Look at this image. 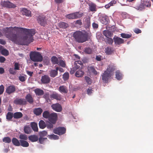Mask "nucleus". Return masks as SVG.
<instances>
[{
    "label": "nucleus",
    "mask_w": 153,
    "mask_h": 153,
    "mask_svg": "<svg viewBox=\"0 0 153 153\" xmlns=\"http://www.w3.org/2000/svg\"><path fill=\"white\" fill-rule=\"evenodd\" d=\"M3 32L12 41L21 45H27L33 40L35 34L34 29H29L14 27L3 28Z\"/></svg>",
    "instance_id": "nucleus-1"
},
{
    "label": "nucleus",
    "mask_w": 153,
    "mask_h": 153,
    "mask_svg": "<svg viewBox=\"0 0 153 153\" xmlns=\"http://www.w3.org/2000/svg\"><path fill=\"white\" fill-rule=\"evenodd\" d=\"M114 70V67L110 66L107 68L102 75V79L103 82L107 83L110 79L111 76L113 74V71Z\"/></svg>",
    "instance_id": "nucleus-2"
},
{
    "label": "nucleus",
    "mask_w": 153,
    "mask_h": 153,
    "mask_svg": "<svg viewBox=\"0 0 153 153\" xmlns=\"http://www.w3.org/2000/svg\"><path fill=\"white\" fill-rule=\"evenodd\" d=\"M73 35L76 41L78 42L83 43L87 40L88 36L86 33L80 31L76 32L74 33Z\"/></svg>",
    "instance_id": "nucleus-3"
},
{
    "label": "nucleus",
    "mask_w": 153,
    "mask_h": 153,
    "mask_svg": "<svg viewBox=\"0 0 153 153\" xmlns=\"http://www.w3.org/2000/svg\"><path fill=\"white\" fill-rule=\"evenodd\" d=\"M30 59L34 62H41L42 57L41 54L38 52H31L30 54Z\"/></svg>",
    "instance_id": "nucleus-4"
},
{
    "label": "nucleus",
    "mask_w": 153,
    "mask_h": 153,
    "mask_svg": "<svg viewBox=\"0 0 153 153\" xmlns=\"http://www.w3.org/2000/svg\"><path fill=\"white\" fill-rule=\"evenodd\" d=\"M44 97L48 102H50L53 99L59 100L61 99L60 95L56 93H53L50 95L48 94H45L44 95Z\"/></svg>",
    "instance_id": "nucleus-5"
},
{
    "label": "nucleus",
    "mask_w": 153,
    "mask_h": 153,
    "mask_svg": "<svg viewBox=\"0 0 153 153\" xmlns=\"http://www.w3.org/2000/svg\"><path fill=\"white\" fill-rule=\"evenodd\" d=\"M37 20L38 23L43 26L49 24L50 22H51L50 19L43 15L39 16L38 17Z\"/></svg>",
    "instance_id": "nucleus-6"
},
{
    "label": "nucleus",
    "mask_w": 153,
    "mask_h": 153,
    "mask_svg": "<svg viewBox=\"0 0 153 153\" xmlns=\"http://www.w3.org/2000/svg\"><path fill=\"white\" fill-rule=\"evenodd\" d=\"M66 129L64 127H59L54 128L53 132L59 135L64 134L66 132Z\"/></svg>",
    "instance_id": "nucleus-7"
},
{
    "label": "nucleus",
    "mask_w": 153,
    "mask_h": 153,
    "mask_svg": "<svg viewBox=\"0 0 153 153\" xmlns=\"http://www.w3.org/2000/svg\"><path fill=\"white\" fill-rule=\"evenodd\" d=\"M99 16V20L102 24L106 25L108 23L109 20L108 16L104 14H101Z\"/></svg>",
    "instance_id": "nucleus-8"
},
{
    "label": "nucleus",
    "mask_w": 153,
    "mask_h": 153,
    "mask_svg": "<svg viewBox=\"0 0 153 153\" xmlns=\"http://www.w3.org/2000/svg\"><path fill=\"white\" fill-rule=\"evenodd\" d=\"M1 4L3 6L9 8H14L16 7L15 4L9 1H2L1 2Z\"/></svg>",
    "instance_id": "nucleus-9"
},
{
    "label": "nucleus",
    "mask_w": 153,
    "mask_h": 153,
    "mask_svg": "<svg viewBox=\"0 0 153 153\" xmlns=\"http://www.w3.org/2000/svg\"><path fill=\"white\" fill-rule=\"evenodd\" d=\"M57 118V114L55 113L51 114L50 115L48 118L49 121L52 124L55 123Z\"/></svg>",
    "instance_id": "nucleus-10"
},
{
    "label": "nucleus",
    "mask_w": 153,
    "mask_h": 153,
    "mask_svg": "<svg viewBox=\"0 0 153 153\" xmlns=\"http://www.w3.org/2000/svg\"><path fill=\"white\" fill-rule=\"evenodd\" d=\"M51 79L49 76L46 75L42 76L41 79L42 83L43 84H47L50 81Z\"/></svg>",
    "instance_id": "nucleus-11"
},
{
    "label": "nucleus",
    "mask_w": 153,
    "mask_h": 153,
    "mask_svg": "<svg viewBox=\"0 0 153 153\" xmlns=\"http://www.w3.org/2000/svg\"><path fill=\"white\" fill-rule=\"evenodd\" d=\"M53 109L58 112H60L62 110V108L60 104L58 103H56L53 104L51 105Z\"/></svg>",
    "instance_id": "nucleus-12"
},
{
    "label": "nucleus",
    "mask_w": 153,
    "mask_h": 153,
    "mask_svg": "<svg viewBox=\"0 0 153 153\" xmlns=\"http://www.w3.org/2000/svg\"><path fill=\"white\" fill-rule=\"evenodd\" d=\"M20 10L21 13L23 15H25L26 16H30L31 12L30 11L27 10V9L22 8H20Z\"/></svg>",
    "instance_id": "nucleus-13"
},
{
    "label": "nucleus",
    "mask_w": 153,
    "mask_h": 153,
    "mask_svg": "<svg viewBox=\"0 0 153 153\" xmlns=\"http://www.w3.org/2000/svg\"><path fill=\"white\" fill-rule=\"evenodd\" d=\"M145 2L144 0H141L140 4L138 6L134 7L136 9L139 11H142L145 8Z\"/></svg>",
    "instance_id": "nucleus-14"
},
{
    "label": "nucleus",
    "mask_w": 153,
    "mask_h": 153,
    "mask_svg": "<svg viewBox=\"0 0 153 153\" xmlns=\"http://www.w3.org/2000/svg\"><path fill=\"white\" fill-rule=\"evenodd\" d=\"M15 91V88L13 85H10L8 86L6 89V92L9 94L14 92Z\"/></svg>",
    "instance_id": "nucleus-15"
},
{
    "label": "nucleus",
    "mask_w": 153,
    "mask_h": 153,
    "mask_svg": "<svg viewBox=\"0 0 153 153\" xmlns=\"http://www.w3.org/2000/svg\"><path fill=\"white\" fill-rule=\"evenodd\" d=\"M59 67H57L56 70H51L50 72V75L51 77H54L56 76L58 74V70Z\"/></svg>",
    "instance_id": "nucleus-16"
},
{
    "label": "nucleus",
    "mask_w": 153,
    "mask_h": 153,
    "mask_svg": "<svg viewBox=\"0 0 153 153\" xmlns=\"http://www.w3.org/2000/svg\"><path fill=\"white\" fill-rule=\"evenodd\" d=\"M58 90L60 92L62 93L66 94L68 92L67 88L64 85L60 86L59 87Z\"/></svg>",
    "instance_id": "nucleus-17"
},
{
    "label": "nucleus",
    "mask_w": 153,
    "mask_h": 153,
    "mask_svg": "<svg viewBox=\"0 0 153 153\" xmlns=\"http://www.w3.org/2000/svg\"><path fill=\"white\" fill-rule=\"evenodd\" d=\"M15 103L17 104L25 105L26 103V101L25 99H20L16 100Z\"/></svg>",
    "instance_id": "nucleus-18"
},
{
    "label": "nucleus",
    "mask_w": 153,
    "mask_h": 153,
    "mask_svg": "<svg viewBox=\"0 0 153 153\" xmlns=\"http://www.w3.org/2000/svg\"><path fill=\"white\" fill-rule=\"evenodd\" d=\"M114 39L116 44L119 45L123 43L124 42V40L119 37H114Z\"/></svg>",
    "instance_id": "nucleus-19"
},
{
    "label": "nucleus",
    "mask_w": 153,
    "mask_h": 153,
    "mask_svg": "<svg viewBox=\"0 0 153 153\" xmlns=\"http://www.w3.org/2000/svg\"><path fill=\"white\" fill-rule=\"evenodd\" d=\"M29 139L31 142H34L37 141L38 138L37 136L35 135H31L28 137Z\"/></svg>",
    "instance_id": "nucleus-20"
},
{
    "label": "nucleus",
    "mask_w": 153,
    "mask_h": 153,
    "mask_svg": "<svg viewBox=\"0 0 153 153\" xmlns=\"http://www.w3.org/2000/svg\"><path fill=\"white\" fill-rule=\"evenodd\" d=\"M20 145L23 147H28L29 146V143L25 140H20Z\"/></svg>",
    "instance_id": "nucleus-21"
},
{
    "label": "nucleus",
    "mask_w": 153,
    "mask_h": 153,
    "mask_svg": "<svg viewBox=\"0 0 153 153\" xmlns=\"http://www.w3.org/2000/svg\"><path fill=\"white\" fill-rule=\"evenodd\" d=\"M12 141L13 144L16 146H20V142L16 138H13L12 140Z\"/></svg>",
    "instance_id": "nucleus-22"
},
{
    "label": "nucleus",
    "mask_w": 153,
    "mask_h": 153,
    "mask_svg": "<svg viewBox=\"0 0 153 153\" xmlns=\"http://www.w3.org/2000/svg\"><path fill=\"white\" fill-rule=\"evenodd\" d=\"M23 114L20 112H16L13 115V117L15 119H19L22 117Z\"/></svg>",
    "instance_id": "nucleus-23"
},
{
    "label": "nucleus",
    "mask_w": 153,
    "mask_h": 153,
    "mask_svg": "<svg viewBox=\"0 0 153 153\" xmlns=\"http://www.w3.org/2000/svg\"><path fill=\"white\" fill-rule=\"evenodd\" d=\"M33 130L35 131H38L37 124L35 122H32L30 124Z\"/></svg>",
    "instance_id": "nucleus-24"
},
{
    "label": "nucleus",
    "mask_w": 153,
    "mask_h": 153,
    "mask_svg": "<svg viewBox=\"0 0 153 153\" xmlns=\"http://www.w3.org/2000/svg\"><path fill=\"white\" fill-rule=\"evenodd\" d=\"M84 72L81 70H79L76 71L75 74V75L77 77H81L83 76Z\"/></svg>",
    "instance_id": "nucleus-25"
},
{
    "label": "nucleus",
    "mask_w": 153,
    "mask_h": 153,
    "mask_svg": "<svg viewBox=\"0 0 153 153\" xmlns=\"http://www.w3.org/2000/svg\"><path fill=\"white\" fill-rule=\"evenodd\" d=\"M104 35L107 38L111 37L112 35L111 32L108 30H105L103 32Z\"/></svg>",
    "instance_id": "nucleus-26"
},
{
    "label": "nucleus",
    "mask_w": 153,
    "mask_h": 153,
    "mask_svg": "<svg viewBox=\"0 0 153 153\" xmlns=\"http://www.w3.org/2000/svg\"><path fill=\"white\" fill-rule=\"evenodd\" d=\"M116 78L118 80H121L123 77L122 74L119 71H116Z\"/></svg>",
    "instance_id": "nucleus-27"
},
{
    "label": "nucleus",
    "mask_w": 153,
    "mask_h": 153,
    "mask_svg": "<svg viewBox=\"0 0 153 153\" xmlns=\"http://www.w3.org/2000/svg\"><path fill=\"white\" fill-rule=\"evenodd\" d=\"M89 8L91 11H96V5L93 3H90L89 4Z\"/></svg>",
    "instance_id": "nucleus-28"
},
{
    "label": "nucleus",
    "mask_w": 153,
    "mask_h": 153,
    "mask_svg": "<svg viewBox=\"0 0 153 153\" xmlns=\"http://www.w3.org/2000/svg\"><path fill=\"white\" fill-rule=\"evenodd\" d=\"M47 137L49 139L51 140H57L59 139V136L53 134L51 135H48Z\"/></svg>",
    "instance_id": "nucleus-29"
},
{
    "label": "nucleus",
    "mask_w": 153,
    "mask_h": 153,
    "mask_svg": "<svg viewBox=\"0 0 153 153\" xmlns=\"http://www.w3.org/2000/svg\"><path fill=\"white\" fill-rule=\"evenodd\" d=\"M34 114L36 115H39L42 112V110L40 108H37L34 110Z\"/></svg>",
    "instance_id": "nucleus-30"
},
{
    "label": "nucleus",
    "mask_w": 153,
    "mask_h": 153,
    "mask_svg": "<svg viewBox=\"0 0 153 153\" xmlns=\"http://www.w3.org/2000/svg\"><path fill=\"white\" fill-rule=\"evenodd\" d=\"M58 26L62 28H65L68 26V25L64 22H61L58 24Z\"/></svg>",
    "instance_id": "nucleus-31"
},
{
    "label": "nucleus",
    "mask_w": 153,
    "mask_h": 153,
    "mask_svg": "<svg viewBox=\"0 0 153 153\" xmlns=\"http://www.w3.org/2000/svg\"><path fill=\"white\" fill-rule=\"evenodd\" d=\"M34 91L36 94L38 95H42L44 93L43 91L42 90L38 88L35 89Z\"/></svg>",
    "instance_id": "nucleus-32"
},
{
    "label": "nucleus",
    "mask_w": 153,
    "mask_h": 153,
    "mask_svg": "<svg viewBox=\"0 0 153 153\" xmlns=\"http://www.w3.org/2000/svg\"><path fill=\"white\" fill-rule=\"evenodd\" d=\"M25 98L27 101L30 103H31L33 102V98L30 94H27Z\"/></svg>",
    "instance_id": "nucleus-33"
},
{
    "label": "nucleus",
    "mask_w": 153,
    "mask_h": 153,
    "mask_svg": "<svg viewBox=\"0 0 153 153\" xmlns=\"http://www.w3.org/2000/svg\"><path fill=\"white\" fill-rule=\"evenodd\" d=\"M104 51L107 54H110L112 53L113 50L111 48L107 47L105 48Z\"/></svg>",
    "instance_id": "nucleus-34"
},
{
    "label": "nucleus",
    "mask_w": 153,
    "mask_h": 153,
    "mask_svg": "<svg viewBox=\"0 0 153 153\" xmlns=\"http://www.w3.org/2000/svg\"><path fill=\"white\" fill-rule=\"evenodd\" d=\"M39 126L40 128L44 129L46 125L45 123L43 120H41L39 122Z\"/></svg>",
    "instance_id": "nucleus-35"
},
{
    "label": "nucleus",
    "mask_w": 153,
    "mask_h": 153,
    "mask_svg": "<svg viewBox=\"0 0 153 153\" xmlns=\"http://www.w3.org/2000/svg\"><path fill=\"white\" fill-rule=\"evenodd\" d=\"M59 60V58H58L55 56H53L51 58V60L54 64H57L58 63V61Z\"/></svg>",
    "instance_id": "nucleus-36"
},
{
    "label": "nucleus",
    "mask_w": 153,
    "mask_h": 153,
    "mask_svg": "<svg viewBox=\"0 0 153 153\" xmlns=\"http://www.w3.org/2000/svg\"><path fill=\"white\" fill-rule=\"evenodd\" d=\"M24 131L25 133L29 134L30 133L31 129L29 126H26L24 127Z\"/></svg>",
    "instance_id": "nucleus-37"
},
{
    "label": "nucleus",
    "mask_w": 153,
    "mask_h": 153,
    "mask_svg": "<svg viewBox=\"0 0 153 153\" xmlns=\"http://www.w3.org/2000/svg\"><path fill=\"white\" fill-rule=\"evenodd\" d=\"M75 19L79 18L81 17L83 15V13L81 12H78L74 13Z\"/></svg>",
    "instance_id": "nucleus-38"
},
{
    "label": "nucleus",
    "mask_w": 153,
    "mask_h": 153,
    "mask_svg": "<svg viewBox=\"0 0 153 153\" xmlns=\"http://www.w3.org/2000/svg\"><path fill=\"white\" fill-rule=\"evenodd\" d=\"M121 36L123 38L128 39L130 38L131 36V34L122 33L121 34Z\"/></svg>",
    "instance_id": "nucleus-39"
},
{
    "label": "nucleus",
    "mask_w": 153,
    "mask_h": 153,
    "mask_svg": "<svg viewBox=\"0 0 153 153\" xmlns=\"http://www.w3.org/2000/svg\"><path fill=\"white\" fill-rule=\"evenodd\" d=\"M84 51L86 53L88 54H91L92 52V49L89 47L85 48Z\"/></svg>",
    "instance_id": "nucleus-40"
},
{
    "label": "nucleus",
    "mask_w": 153,
    "mask_h": 153,
    "mask_svg": "<svg viewBox=\"0 0 153 153\" xmlns=\"http://www.w3.org/2000/svg\"><path fill=\"white\" fill-rule=\"evenodd\" d=\"M50 115L51 114H50L48 111H45L43 113V117L46 118L48 119Z\"/></svg>",
    "instance_id": "nucleus-41"
},
{
    "label": "nucleus",
    "mask_w": 153,
    "mask_h": 153,
    "mask_svg": "<svg viewBox=\"0 0 153 153\" xmlns=\"http://www.w3.org/2000/svg\"><path fill=\"white\" fill-rule=\"evenodd\" d=\"M19 138L21 140H27V136L25 134H21L19 136Z\"/></svg>",
    "instance_id": "nucleus-42"
},
{
    "label": "nucleus",
    "mask_w": 153,
    "mask_h": 153,
    "mask_svg": "<svg viewBox=\"0 0 153 153\" xmlns=\"http://www.w3.org/2000/svg\"><path fill=\"white\" fill-rule=\"evenodd\" d=\"M3 141L5 143H9L11 141V139L8 137H6L3 138Z\"/></svg>",
    "instance_id": "nucleus-43"
},
{
    "label": "nucleus",
    "mask_w": 153,
    "mask_h": 153,
    "mask_svg": "<svg viewBox=\"0 0 153 153\" xmlns=\"http://www.w3.org/2000/svg\"><path fill=\"white\" fill-rule=\"evenodd\" d=\"M13 117V114L10 112H8L6 115V118L8 120H11Z\"/></svg>",
    "instance_id": "nucleus-44"
},
{
    "label": "nucleus",
    "mask_w": 153,
    "mask_h": 153,
    "mask_svg": "<svg viewBox=\"0 0 153 153\" xmlns=\"http://www.w3.org/2000/svg\"><path fill=\"white\" fill-rule=\"evenodd\" d=\"M57 64L62 66V67H65V62L61 60L60 58H59L58 63Z\"/></svg>",
    "instance_id": "nucleus-45"
},
{
    "label": "nucleus",
    "mask_w": 153,
    "mask_h": 153,
    "mask_svg": "<svg viewBox=\"0 0 153 153\" xmlns=\"http://www.w3.org/2000/svg\"><path fill=\"white\" fill-rule=\"evenodd\" d=\"M66 17L70 19H75L74 13L67 15L66 16Z\"/></svg>",
    "instance_id": "nucleus-46"
},
{
    "label": "nucleus",
    "mask_w": 153,
    "mask_h": 153,
    "mask_svg": "<svg viewBox=\"0 0 153 153\" xmlns=\"http://www.w3.org/2000/svg\"><path fill=\"white\" fill-rule=\"evenodd\" d=\"M85 22L87 26H89L90 25V19L89 18H86L85 19Z\"/></svg>",
    "instance_id": "nucleus-47"
},
{
    "label": "nucleus",
    "mask_w": 153,
    "mask_h": 153,
    "mask_svg": "<svg viewBox=\"0 0 153 153\" xmlns=\"http://www.w3.org/2000/svg\"><path fill=\"white\" fill-rule=\"evenodd\" d=\"M1 53L4 56H7L8 54V51L6 49H3L1 51Z\"/></svg>",
    "instance_id": "nucleus-48"
},
{
    "label": "nucleus",
    "mask_w": 153,
    "mask_h": 153,
    "mask_svg": "<svg viewBox=\"0 0 153 153\" xmlns=\"http://www.w3.org/2000/svg\"><path fill=\"white\" fill-rule=\"evenodd\" d=\"M46 139H47V138H43L41 137H40L39 139V140L41 144H43L44 141Z\"/></svg>",
    "instance_id": "nucleus-49"
},
{
    "label": "nucleus",
    "mask_w": 153,
    "mask_h": 153,
    "mask_svg": "<svg viewBox=\"0 0 153 153\" xmlns=\"http://www.w3.org/2000/svg\"><path fill=\"white\" fill-rule=\"evenodd\" d=\"M69 77V74L68 73H65L63 76V79L65 80H67Z\"/></svg>",
    "instance_id": "nucleus-50"
},
{
    "label": "nucleus",
    "mask_w": 153,
    "mask_h": 153,
    "mask_svg": "<svg viewBox=\"0 0 153 153\" xmlns=\"http://www.w3.org/2000/svg\"><path fill=\"white\" fill-rule=\"evenodd\" d=\"M85 79L88 84H91V80L89 77L88 76H85Z\"/></svg>",
    "instance_id": "nucleus-51"
},
{
    "label": "nucleus",
    "mask_w": 153,
    "mask_h": 153,
    "mask_svg": "<svg viewBox=\"0 0 153 153\" xmlns=\"http://www.w3.org/2000/svg\"><path fill=\"white\" fill-rule=\"evenodd\" d=\"M47 132L45 131H43L40 132V137H44L47 135Z\"/></svg>",
    "instance_id": "nucleus-52"
},
{
    "label": "nucleus",
    "mask_w": 153,
    "mask_h": 153,
    "mask_svg": "<svg viewBox=\"0 0 153 153\" xmlns=\"http://www.w3.org/2000/svg\"><path fill=\"white\" fill-rule=\"evenodd\" d=\"M14 69L15 70H19V64L16 62L15 63Z\"/></svg>",
    "instance_id": "nucleus-53"
},
{
    "label": "nucleus",
    "mask_w": 153,
    "mask_h": 153,
    "mask_svg": "<svg viewBox=\"0 0 153 153\" xmlns=\"http://www.w3.org/2000/svg\"><path fill=\"white\" fill-rule=\"evenodd\" d=\"M144 2H145L144 4V5H145V7H149L151 6V4L149 1H144Z\"/></svg>",
    "instance_id": "nucleus-54"
},
{
    "label": "nucleus",
    "mask_w": 153,
    "mask_h": 153,
    "mask_svg": "<svg viewBox=\"0 0 153 153\" xmlns=\"http://www.w3.org/2000/svg\"><path fill=\"white\" fill-rule=\"evenodd\" d=\"M93 90L91 88H89L88 89L87 91V94L88 95H90L93 93Z\"/></svg>",
    "instance_id": "nucleus-55"
},
{
    "label": "nucleus",
    "mask_w": 153,
    "mask_h": 153,
    "mask_svg": "<svg viewBox=\"0 0 153 153\" xmlns=\"http://www.w3.org/2000/svg\"><path fill=\"white\" fill-rule=\"evenodd\" d=\"M4 90V88L3 85L0 86V95L2 94Z\"/></svg>",
    "instance_id": "nucleus-56"
},
{
    "label": "nucleus",
    "mask_w": 153,
    "mask_h": 153,
    "mask_svg": "<svg viewBox=\"0 0 153 153\" xmlns=\"http://www.w3.org/2000/svg\"><path fill=\"white\" fill-rule=\"evenodd\" d=\"M107 42L109 44H111L113 42V40L111 38H109V37L107 38Z\"/></svg>",
    "instance_id": "nucleus-57"
},
{
    "label": "nucleus",
    "mask_w": 153,
    "mask_h": 153,
    "mask_svg": "<svg viewBox=\"0 0 153 153\" xmlns=\"http://www.w3.org/2000/svg\"><path fill=\"white\" fill-rule=\"evenodd\" d=\"M14 70V69L10 68L9 70V71L10 74H16V72Z\"/></svg>",
    "instance_id": "nucleus-58"
},
{
    "label": "nucleus",
    "mask_w": 153,
    "mask_h": 153,
    "mask_svg": "<svg viewBox=\"0 0 153 153\" xmlns=\"http://www.w3.org/2000/svg\"><path fill=\"white\" fill-rule=\"evenodd\" d=\"M19 80L22 82H24L25 81V76H20L19 77Z\"/></svg>",
    "instance_id": "nucleus-59"
},
{
    "label": "nucleus",
    "mask_w": 153,
    "mask_h": 153,
    "mask_svg": "<svg viewBox=\"0 0 153 153\" xmlns=\"http://www.w3.org/2000/svg\"><path fill=\"white\" fill-rule=\"evenodd\" d=\"M47 127L48 128L51 129L53 128V124L49 123L48 124H47Z\"/></svg>",
    "instance_id": "nucleus-60"
},
{
    "label": "nucleus",
    "mask_w": 153,
    "mask_h": 153,
    "mask_svg": "<svg viewBox=\"0 0 153 153\" xmlns=\"http://www.w3.org/2000/svg\"><path fill=\"white\" fill-rule=\"evenodd\" d=\"M134 32L137 34H138L141 33V30L138 28H136L134 30Z\"/></svg>",
    "instance_id": "nucleus-61"
},
{
    "label": "nucleus",
    "mask_w": 153,
    "mask_h": 153,
    "mask_svg": "<svg viewBox=\"0 0 153 153\" xmlns=\"http://www.w3.org/2000/svg\"><path fill=\"white\" fill-rule=\"evenodd\" d=\"M92 26L93 28H97L98 27V24L94 22L92 24Z\"/></svg>",
    "instance_id": "nucleus-62"
},
{
    "label": "nucleus",
    "mask_w": 153,
    "mask_h": 153,
    "mask_svg": "<svg viewBox=\"0 0 153 153\" xmlns=\"http://www.w3.org/2000/svg\"><path fill=\"white\" fill-rule=\"evenodd\" d=\"M116 3V1L115 0H113L111 1L108 4L110 6H113L114 4H115Z\"/></svg>",
    "instance_id": "nucleus-63"
},
{
    "label": "nucleus",
    "mask_w": 153,
    "mask_h": 153,
    "mask_svg": "<svg viewBox=\"0 0 153 153\" xmlns=\"http://www.w3.org/2000/svg\"><path fill=\"white\" fill-rule=\"evenodd\" d=\"M76 70L75 68L73 67L71 69L70 73L71 74H73Z\"/></svg>",
    "instance_id": "nucleus-64"
}]
</instances>
